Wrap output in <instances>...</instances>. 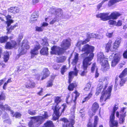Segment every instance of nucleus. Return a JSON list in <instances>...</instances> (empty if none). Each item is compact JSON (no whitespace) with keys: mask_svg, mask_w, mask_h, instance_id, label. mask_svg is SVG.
<instances>
[{"mask_svg":"<svg viewBox=\"0 0 127 127\" xmlns=\"http://www.w3.org/2000/svg\"><path fill=\"white\" fill-rule=\"evenodd\" d=\"M92 95L93 93H92V92H91L88 94V95L87 96L88 98V99H89L92 97Z\"/></svg>","mask_w":127,"mask_h":127,"instance_id":"62","label":"nucleus"},{"mask_svg":"<svg viewBox=\"0 0 127 127\" xmlns=\"http://www.w3.org/2000/svg\"><path fill=\"white\" fill-rule=\"evenodd\" d=\"M35 83L34 82H32L30 80L28 81L25 84V86L26 88L28 89L34 88L35 86Z\"/></svg>","mask_w":127,"mask_h":127,"instance_id":"24","label":"nucleus"},{"mask_svg":"<svg viewBox=\"0 0 127 127\" xmlns=\"http://www.w3.org/2000/svg\"><path fill=\"white\" fill-rule=\"evenodd\" d=\"M122 21L121 20H119L118 21L117 23H116L115 25L117 26H120L122 25Z\"/></svg>","mask_w":127,"mask_h":127,"instance_id":"51","label":"nucleus"},{"mask_svg":"<svg viewBox=\"0 0 127 127\" xmlns=\"http://www.w3.org/2000/svg\"><path fill=\"white\" fill-rule=\"evenodd\" d=\"M107 13H100L97 14L96 17L97 18H100L103 21H106L109 20V16Z\"/></svg>","mask_w":127,"mask_h":127,"instance_id":"18","label":"nucleus"},{"mask_svg":"<svg viewBox=\"0 0 127 127\" xmlns=\"http://www.w3.org/2000/svg\"><path fill=\"white\" fill-rule=\"evenodd\" d=\"M95 63H94L93 64V65L91 67V71L92 72H93L95 70Z\"/></svg>","mask_w":127,"mask_h":127,"instance_id":"56","label":"nucleus"},{"mask_svg":"<svg viewBox=\"0 0 127 127\" xmlns=\"http://www.w3.org/2000/svg\"><path fill=\"white\" fill-rule=\"evenodd\" d=\"M97 61L101 63V70L103 72L107 71L110 69V66L108 62V59L104 57L103 53H100L97 55Z\"/></svg>","mask_w":127,"mask_h":127,"instance_id":"5","label":"nucleus"},{"mask_svg":"<svg viewBox=\"0 0 127 127\" xmlns=\"http://www.w3.org/2000/svg\"><path fill=\"white\" fill-rule=\"evenodd\" d=\"M39 2V0H32V3L33 5H35Z\"/></svg>","mask_w":127,"mask_h":127,"instance_id":"61","label":"nucleus"},{"mask_svg":"<svg viewBox=\"0 0 127 127\" xmlns=\"http://www.w3.org/2000/svg\"><path fill=\"white\" fill-rule=\"evenodd\" d=\"M9 52L6 51L5 54L4 55L3 60L5 63L7 62L9 60Z\"/></svg>","mask_w":127,"mask_h":127,"instance_id":"36","label":"nucleus"},{"mask_svg":"<svg viewBox=\"0 0 127 127\" xmlns=\"http://www.w3.org/2000/svg\"><path fill=\"white\" fill-rule=\"evenodd\" d=\"M8 83L6 82H5L3 84V89L4 90H5L6 89V86H7Z\"/></svg>","mask_w":127,"mask_h":127,"instance_id":"63","label":"nucleus"},{"mask_svg":"<svg viewBox=\"0 0 127 127\" xmlns=\"http://www.w3.org/2000/svg\"><path fill=\"white\" fill-rule=\"evenodd\" d=\"M28 113L31 115H34L36 114L35 110L31 111V110H29Z\"/></svg>","mask_w":127,"mask_h":127,"instance_id":"48","label":"nucleus"},{"mask_svg":"<svg viewBox=\"0 0 127 127\" xmlns=\"http://www.w3.org/2000/svg\"><path fill=\"white\" fill-rule=\"evenodd\" d=\"M103 86L101 85L100 86L97 88L96 92L95 93V95H98L101 92V90L103 89Z\"/></svg>","mask_w":127,"mask_h":127,"instance_id":"39","label":"nucleus"},{"mask_svg":"<svg viewBox=\"0 0 127 127\" xmlns=\"http://www.w3.org/2000/svg\"><path fill=\"white\" fill-rule=\"evenodd\" d=\"M118 105V103H116L114 105L113 107L112 111L110 114L111 115H115V112L119 108Z\"/></svg>","mask_w":127,"mask_h":127,"instance_id":"34","label":"nucleus"},{"mask_svg":"<svg viewBox=\"0 0 127 127\" xmlns=\"http://www.w3.org/2000/svg\"><path fill=\"white\" fill-rule=\"evenodd\" d=\"M53 81H51L50 80L48 81L46 83V87H52L53 85Z\"/></svg>","mask_w":127,"mask_h":127,"instance_id":"40","label":"nucleus"},{"mask_svg":"<svg viewBox=\"0 0 127 127\" xmlns=\"http://www.w3.org/2000/svg\"><path fill=\"white\" fill-rule=\"evenodd\" d=\"M41 127H55L53 122L51 120H48L44 124L43 126Z\"/></svg>","mask_w":127,"mask_h":127,"instance_id":"26","label":"nucleus"},{"mask_svg":"<svg viewBox=\"0 0 127 127\" xmlns=\"http://www.w3.org/2000/svg\"><path fill=\"white\" fill-rule=\"evenodd\" d=\"M108 24L110 25H115L116 24V21L113 20H109L108 22Z\"/></svg>","mask_w":127,"mask_h":127,"instance_id":"44","label":"nucleus"},{"mask_svg":"<svg viewBox=\"0 0 127 127\" xmlns=\"http://www.w3.org/2000/svg\"><path fill=\"white\" fill-rule=\"evenodd\" d=\"M98 121V116H95L93 124H92L91 122H89L87 124V127H97Z\"/></svg>","mask_w":127,"mask_h":127,"instance_id":"19","label":"nucleus"},{"mask_svg":"<svg viewBox=\"0 0 127 127\" xmlns=\"http://www.w3.org/2000/svg\"><path fill=\"white\" fill-rule=\"evenodd\" d=\"M79 60V54L76 53L74 55V58L73 59L71 62L72 64L73 65H76L78 62Z\"/></svg>","mask_w":127,"mask_h":127,"instance_id":"27","label":"nucleus"},{"mask_svg":"<svg viewBox=\"0 0 127 127\" xmlns=\"http://www.w3.org/2000/svg\"><path fill=\"white\" fill-rule=\"evenodd\" d=\"M21 114L19 112H15L12 117H15L16 118H19L21 117Z\"/></svg>","mask_w":127,"mask_h":127,"instance_id":"42","label":"nucleus"},{"mask_svg":"<svg viewBox=\"0 0 127 127\" xmlns=\"http://www.w3.org/2000/svg\"><path fill=\"white\" fill-rule=\"evenodd\" d=\"M90 41V40L89 39H85L84 40L81 41V44L82 45H84V44H86L87 42H89Z\"/></svg>","mask_w":127,"mask_h":127,"instance_id":"50","label":"nucleus"},{"mask_svg":"<svg viewBox=\"0 0 127 127\" xmlns=\"http://www.w3.org/2000/svg\"><path fill=\"white\" fill-rule=\"evenodd\" d=\"M72 81H68L69 85L67 87V89L70 91H73L74 89H76L77 88L78 83L74 81L71 82Z\"/></svg>","mask_w":127,"mask_h":127,"instance_id":"15","label":"nucleus"},{"mask_svg":"<svg viewBox=\"0 0 127 127\" xmlns=\"http://www.w3.org/2000/svg\"><path fill=\"white\" fill-rule=\"evenodd\" d=\"M8 10L9 12L15 14L19 12V9L17 7L14 6L10 7L8 9Z\"/></svg>","mask_w":127,"mask_h":127,"instance_id":"25","label":"nucleus"},{"mask_svg":"<svg viewBox=\"0 0 127 127\" xmlns=\"http://www.w3.org/2000/svg\"><path fill=\"white\" fill-rule=\"evenodd\" d=\"M39 14L38 11H34L31 14L30 18L29 21L30 23L36 21L37 20V18H38Z\"/></svg>","mask_w":127,"mask_h":127,"instance_id":"17","label":"nucleus"},{"mask_svg":"<svg viewBox=\"0 0 127 127\" xmlns=\"http://www.w3.org/2000/svg\"><path fill=\"white\" fill-rule=\"evenodd\" d=\"M72 94H75L74 96V99L73 100V101L75 103H76V101L77 97H78L80 95V94L76 90H75L72 93Z\"/></svg>","mask_w":127,"mask_h":127,"instance_id":"35","label":"nucleus"},{"mask_svg":"<svg viewBox=\"0 0 127 127\" xmlns=\"http://www.w3.org/2000/svg\"><path fill=\"white\" fill-rule=\"evenodd\" d=\"M66 57L64 56H62L59 57L57 59L58 63H63L66 60Z\"/></svg>","mask_w":127,"mask_h":127,"instance_id":"32","label":"nucleus"},{"mask_svg":"<svg viewBox=\"0 0 127 127\" xmlns=\"http://www.w3.org/2000/svg\"><path fill=\"white\" fill-rule=\"evenodd\" d=\"M94 49L95 47L94 46L88 44L84 45L82 48L81 51L84 52L81 55L83 57H85L83 61L82 67L83 70L80 74L81 76H85L87 72L88 66L91 64V61L94 56V54L93 53Z\"/></svg>","mask_w":127,"mask_h":127,"instance_id":"1","label":"nucleus"},{"mask_svg":"<svg viewBox=\"0 0 127 127\" xmlns=\"http://www.w3.org/2000/svg\"><path fill=\"white\" fill-rule=\"evenodd\" d=\"M71 45V40L69 38L64 39L61 42V47L56 45L53 46L51 48L52 54H57L59 55L63 54Z\"/></svg>","mask_w":127,"mask_h":127,"instance_id":"2","label":"nucleus"},{"mask_svg":"<svg viewBox=\"0 0 127 127\" xmlns=\"http://www.w3.org/2000/svg\"><path fill=\"white\" fill-rule=\"evenodd\" d=\"M121 41V39L116 40L113 44V45L112 48L111 49L113 41L111 39H109L108 42L105 45V52L108 53L110 51L111 52L116 51L119 47Z\"/></svg>","mask_w":127,"mask_h":127,"instance_id":"6","label":"nucleus"},{"mask_svg":"<svg viewBox=\"0 0 127 127\" xmlns=\"http://www.w3.org/2000/svg\"><path fill=\"white\" fill-rule=\"evenodd\" d=\"M54 102L56 103L55 106H52V109L53 111V114L55 116H53L52 117L53 120L56 121L58 119L62 113H64L67 107L66 104L65 103H64L61 105L63 108L61 110V112L60 111V109L61 108V107H59L58 106L59 103L61 101V97L57 96L55 97L54 99Z\"/></svg>","mask_w":127,"mask_h":127,"instance_id":"3","label":"nucleus"},{"mask_svg":"<svg viewBox=\"0 0 127 127\" xmlns=\"http://www.w3.org/2000/svg\"><path fill=\"white\" fill-rule=\"evenodd\" d=\"M63 12L62 9L59 8L57 9L56 14L58 15L62 16L63 15Z\"/></svg>","mask_w":127,"mask_h":127,"instance_id":"43","label":"nucleus"},{"mask_svg":"<svg viewBox=\"0 0 127 127\" xmlns=\"http://www.w3.org/2000/svg\"><path fill=\"white\" fill-rule=\"evenodd\" d=\"M35 31L38 32H42L43 31V29L41 26L40 27L36 26L35 27Z\"/></svg>","mask_w":127,"mask_h":127,"instance_id":"46","label":"nucleus"},{"mask_svg":"<svg viewBox=\"0 0 127 127\" xmlns=\"http://www.w3.org/2000/svg\"><path fill=\"white\" fill-rule=\"evenodd\" d=\"M74 71H73V72L75 74V76H77V75L78 71L77 69L76 66L74 68Z\"/></svg>","mask_w":127,"mask_h":127,"instance_id":"55","label":"nucleus"},{"mask_svg":"<svg viewBox=\"0 0 127 127\" xmlns=\"http://www.w3.org/2000/svg\"><path fill=\"white\" fill-rule=\"evenodd\" d=\"M18 25L17 23H16L13 26H11L9 28H7V33H10L12 30L15 28L16 27H18Z\"/></svg>","mask_w":127,"mask_h":127,"instance_id":"33","label":"nucleus"},{"mask_svg":"<svg viewBox=\"0 0 127 127\" xmlns=\"http://www.w3.org/2000/svg\"><path fill=\"white\" fill-rule=\"evenodd\" d=\"M57 21V19L56 18H54L52 21L50 22L49 24L50 25H53Z\"/></svg>","mask_w":127,"mask_h":127,"instance_id":"52","label":"nucleus"},{"mask_svg":"<svg viewBox=\"0 0 127 127\" xmlns=\"http://www.w3.org/2000/svg\"><path fill=\"white\" fill-rule=\"evenodd\" d=\"M17 45V44L16 42L14 40H11L10 42L6 41L4 46V48L6 49H16Z\"/></svg>","mask_w":127,"mask_h":127,"instance_id":"12","label":"nucleus"},{"mask_svg":"<svg viewBox=\"0 0 127 127\" xmlns=\"http://www.w3.org/2000/svg\"><path fill=\"white\" fill-rule=\"evenodd\" d=\"M94 34L93 33H91L89 34H88L87 35V39H90L94 37Z\"/></svg>","mask_w":127,"mask_h":127,"instance_id":"47","label":"nucleus"},{"mask_svg":"<svg viewBox=\"0 0 127 127\" xmlns=\"http://www.w3.org/2000/svg\"><path fill=\"white\" fill-rule=\"evenodd\" d=\"M127 75V68H125L120 74L119 77L120 78L119 85L120 87L123 86L127 81V77H125Z\"/></svg>","mask_w":127,"mask_h":127,"instance_id":"9","label":"nucleus"},{"mask_svg":"<svg viewBox=\"0 0 127 127\" xmlns=\"http://www.w3.org/2000/svg\"><path fill=\"white\" fill-rule=\"evenodd\" d=\"M75 74L73 72V71H70L69 72L68 74V81H72L74 77Z\"/></svg>","mask_w":127,"mask_h":127,"instance_id":"30","label":"nucleus"},{"mask_svg":"<svg viewBox=\"0 0 127 127\" xmlns=\"http://www.w3.org/2000/svg\"><path fill=\"white\" fill-rule=\"evenodd\" d=\"M113 32L111 33H107L106 34L107 36L109 38H111L112 37L113 35Z\"/></svg>","mask_w":127,"mask_h":127,"instance_id":"53","label":"nucleus"},{"mask_svg":"<svg viewBox=\"0 0 127 127\" xmlns=\"http://www.w3.org/2000/svg\"><path fill=\"white\" fill-rule=\"evenodd\" d=\"M5 17L6 18V19L7 20H8L9 19H11V16L9 15H7Z\"/></svg>","mask_w":127,"mask_h":127,"instance_id":"64","label":"nucleus"},{"mask_svg":"<svg viewBox=\"0 0 127 127\" xmlns=\"http://www.w3.org/2000/svg\"><path fill=\"white\" fill-rule=\"evenodd\" d=\"M109 125L110 127H118L119 126L118 121L115 120V115H110Z\"/></svg>","mask_w":127,"mask_h":127,"instance_id":"13","label":"nucleus"},{"mask_svg":"<svg viewBox=\"0 0 127 127\" xmlns=\"http://www.w3.org/2000/svg\"><path fill=\"white\" fill-rule=\"evenodd\" d=\"M48 46H43L39 51L41 55L47 56L49 54V48Z\"/></svg>","mask_w":127,"mask_h":127,"instance_id":"23","label":"nucleus"},{"mask_svg":"<svg viewBox=\"0 0 127 127\" xmlns=\"http://www.w3.org/2000/svg\"><path fill=\"white\" fill-rule=\"evenodd\" d=\"M0 109L4 111L5 110L11 112V114L13 116L14 114V112L11 110V107L7 104H5L3 105V103L0 102Z\"/></svg>","mask_w":127,"mask_h":127,"instance_id":"16","label":"nucleus"},{"mask_svg":"<svg viewBox=\"0 0 127 127\" xmlns=\"http://www.w3.org/2000/svg\"><path fill=\"white\" fill-rule=\"evenodd\" d=\"M99 108V104L96 102H94L92 105L91 109L93 113L94 114L98 110Z\"/></svg>","mask_w":127,"mask_h":127,"instance_id":"21","label":"nucleus"},{"mask_svg":"<svg viewBox=\"0 0 127 127\" xmlns=\"http://www.w3.org/2000/svg\"><path fill=\"white\" fill-rule=\"evenodd\" d=\"M71 117L72 118L70 119V122L68 124V126H70V125L71 127H74L73 125L75 123V116L73 115Z\"/></svg>","mask_w":127,"mask_h":127,"instance_id":"38","label":"nucleus"},{"mask_svg":"<svg viewBox=\"0 0 127 127\" xmlns=\"http://www.w3.org/2000/svg\"><path fill=\"white\" fill-rule=\"evenodd\" d=\"M44 114L42 116H37L31 117L30 118L33 120L34 122L30 121L28 125L29 127H38L42 124L44 121L48 119L49 116L47 111H44Z\"/></svg>","mask_w":127,"mask_h":127,"instance_id":"4","label":"nucleus"},{"mask_svg":"<svg viewBox=\"0 0 127 127\" xmlns=\"http://www.w3.org/2000/svg\"><path fill=\"white\" fill-rule=\"evenodd\" d=\"M43 75L41 80H43L49 77L50 74V72L47 68H44L42 70Z\"/></svg>","mask_w":127,"mask_h":127,"instance_id":"20","label":"nucleus"},{"mask_svg":"<svg viewBox=\"0 0 127 127\" xmlns=\"http://www.w3.org/2000/svg\"><path fill=\"white\" fill-rule=\"evenodd\" d=\"M91 85V83L90 82H89L87 84L86 87L84 88V90L85 91H89Z\"/></svg>","mask_w":127,"mask_h":127,"instance_id":"41","label":"nucleus"},{"mask_svg":"<svg viewBox=\"0 0 127 127\" xmlns=\"http://www.w3.org/2000/svg\"><path fill=\"white\" fill-rule=\"evenodd\" d=\"M13 21L12 19H9L8 20H7L6 22L7 27H9L10 25L11 24L13 23Z\"/></svg>","mask_w":127,"mask_h":127,"instance_id":"49","label":"nucleus"},{"mask_svg":"<svg viewBox=\"0 0 127 127\" xmlns=\"http://www.w3.org/2000/svg\"><path fill=\"white\" fill-rule=\"evenodd\" d=\"M121 57V56L119 53H115L111 62V66L113 67L115 66L120 60Z\"/></svg>","mask_w":127,"mask_h":127,"instance_id":"14","label":"nucleus"},{"mask_svg":"<svg viewBox=\"0 0 127 127\" xmlns=\"http://www.w3.org/2000/svg\"><path fill=\"white\" fill-rule=\"evenodd\" d=\"M28 43V42L25 40L23 41L21 46V50L19 53L17 55L18 58H19L22 55L25 54L27 52V50L30 48V46Z\"/></svg>","mask_w":127,"mask_h":127,"instance_id":"10","label":"nucleus"},{"mask_svg":"<svg viewBox=\"0 0 127 127\" xmlns=\"http://www.w3.org/2000/svg\"><path fill=\"white\" fill-rule=\"evenodd\" d=\"M67 70V68L66 65H63L61 68L60 72L62 75H64V73Z\"/></svg>","mask_w":127,"mask_h":127,"instance_id":"37","label":"nucleus"},{"mask_svg":"<svg viewBox=\"0 0 127 127\" xmlns=\"http://www.w3.org/2000/svg\"><path fill=\"white\" fill-rule=\"evenodd\" d=\"M99 75V73L98 72L97 69H96L95 71V77L97 78L98 77Z\"/></svg>","mask_w":127,"mask_h":127,"instance_id":"58","label":"nucleus"},{"mask_svg":"<svg viewBox=\"0 0 127 127\" xmlns=\"http://www.w3.org/2000/svg\"><path fill=\"white\" fill-rule=\"evenodd\" d=\"M43 89L42 88H41V90L37 93V94L40 95H42V93L43 92Z\"/></svg>","mask_w":127,"mask_h":127,"instance_id":"60","label":"nucleus"},{"mask_svg":"<svg viewBox=\"0 0 127 127\" xmlns=\"http://www.w3.org/2000/svg\"><path fill=\"white\" fill-rule=\"evenodd\" d=\"M61 119V121L65 123H67L69 122V121L68 119L66 118H64Z\"/></svg>","mask_w":127,"mask_h":127,"instance_id":"57","label":"nucleus"},{"mask_svg":"<svg viewBox=\"0 0 127 127\" xmlns=\"http://www.w3.org/2000/svg\"><path fill=\"white\" fill-rule=\"evenodd\" d=\"M70 97V95H68L66 97V102L67 103H69L71 102H72V100H71L70 101H69L68 100V99Z\"/></svg>","mask_w":127,"mask_h":127,"instance_id":"59","label":"nucleus"},{"mask_svg":"<svg viewBox=\"0 0 127 127\" xmlns=\"http://www.w3.org/2000/svg\"><path fill=\"white\" fill-rule=\"evenodd\" d=\"M126 108L123 107L121 108L120 111V114L118 111L116 113V117L119 118V123L120 124H123L125 122V117L126 116V111L125 110Z\"/></svg>","mask_w":127,"mask_h":127,"instance_id":"8","label":"nucleus"},{"mask_svg":"<svg viewBox=\"0 0 127 127\" xmlns=\"http://www.w3.org/2000/svg\"><path fill=\"white\" fill-rule=\"evenodd\" d=\"M42 41L41 44L43 46H49V44L48 43V39L47 37H45L41 39Z\"/></svg>","mask_w":127,"mask_h":127,"instance_id":"28","label":"nucleus"},{"mask_svg":"<svg viewBox=\"0 0 127 127\" xmlns=\"http://www.w3.org/2000/svg\"><path fill=\"white\" fill-rule=\"evenodd\" d=\"M123 0H110L108 2V5L109 7H111L116 3L121 1Z\"/></svg>","mask_w":127,"mask_h":127,"instance_id":"29","label":"nucleus"},{"mask_svg":"<svg viewBox=\"0 0 127 127\" xmlns=\"http://www.w3.org/2000/svg\"><path fill=\"white\" fill-rule=\"evenodd\" d=\"M108 0H102L101 2L99 3L97 6V7L98 9H100L101 7H102V5L106 1H107Z\"/></svg>","mask_w":127,"mask_h":127,"instance_id":"45","label":"nucleus"},{"mask_svg":"<svg viewBox=\"0 0 127 127\" xmlns=\"http://www.w3.org/2000/svg\"><path fill=\"white\" fill-rule=\"evenodd\" d=\"M123 56L125 59H127V50L125 51L123 53Z\"/></svg>","mask_w":127,"mask_h":127,"instance_id":"54","label":"nucleus"},{"mask_svg":"<svg viewBox=\"0 0 127 127\" xmlns=\"http://www.w3.org/2000/svg\"><path fill=\"white\" fill-rule=\"evenodd\" d=\"M9 38L7 36H5L0 37V43H4L6 42Z\"/></svg>","mask_w":127,"mask_h":127,"instance_id":"31","label":"nucleus"},{"mask_svg":"<svg viewBox=\"0 0 127 127\" xmlns=\"http://www.w3.org/2000/svg\"><path fill=\"white\" fill-rule=\"evenodd\" d=\"M121 14L117 12H112L109 16V19H112L113 20L116 19L121 15Z\"/></svg>","mask_w":127,"mask_h":127,"instance_id":"22","label":"nucleus"},{"mask_svg":"<svg viewBox=\"0 0 127 127\" xmlns=\"http://www.w3.org/2000/svg\"><path fill=\"white\" fill-rule=\"evenodd\" d=\"M35 42L36 44L34 45L33 48L31 49L30 51L32 58L38 54V50L41 47V46L38 42L36 41Z\"/></svg>","mask_w":127,"mask_h":127,"instance_id":"11","label":"nucleus"},{"mask_svg":"<svg viewBox=\"0 0 127 127\" xmlns=\"http://www.w3.org/2000/svg\"><path fill=\"white\" fill-rule=\"evenodd\" d=\"M107 84H106L104 88L102 93L101 95L100 98V101L102 102L103 101L104 98L106 96V95H107V97L105 98L104 100V101H106L107 100L109 99L111 95V93L112 89V86H109L107 91L106 92L104 91V90L107 87Z\"/></svg>","mask_w":127,"mask_h":127,"instance_id":"7","label":"nucleus"}]
</instances>
